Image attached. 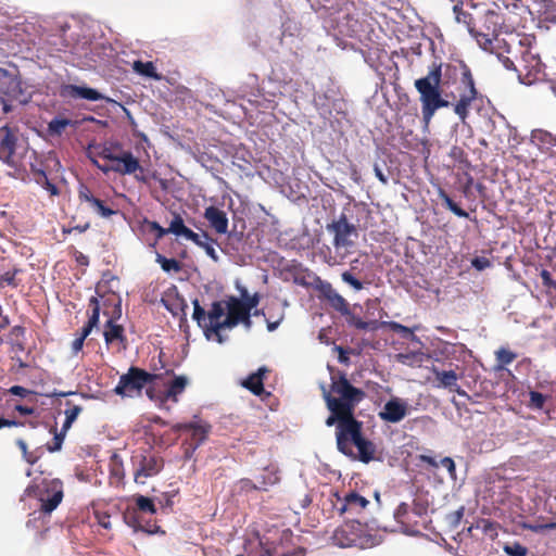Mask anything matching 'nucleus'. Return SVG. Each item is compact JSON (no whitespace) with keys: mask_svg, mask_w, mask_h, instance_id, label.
Instances as JSON below:
<instances>
[{"mask_svg":"<svg viewBox=\"0 0 556 556\" xmlns=\"http://www.w3.org/2000/svg\"><path fill=\"white\" fill-rule=\"evenodd\" d=\"M457 78L460 80L462 89L458 101L453 105V111L464 122L469 115L471 103L478 96L471 70L466 63L444 64L434 61L428 67L427 75L415 80L414 86L419 93L422 119L426 123L432 119L438 110L452 104L442 96V85L448 84L450 79Z\"/></svg>","mask_w":556,"mask_h":556,"instance_id":"nucleus-1","label":"nucleus"},{"mask_svg":"<svg viewBox=\"0 0 556 556\" xmlns=\"http://www.w3.org/2000/svg\"><path fill=\"white\" fill-rule=\"evenodd\" d=\"M336 441L338 451L345 456L357 458L365 464L375 459L376 445L363 435V422L354 415L336 431Z\"/></svg>","mask_w":556,"mask_h":556,"instance_id":"nucleus-2","label":"nucleus"},{"mask_svg":"<svg viewBox=\"0 0 556 556\" xmlns=\"http://www.w3.org/2000/svg\"><path fill=\"white\" fill-rule=\"evenodd\" d=\"M464 2L455 3L453 12L457 23L466 26L469 34L477 40L478 45L489 50L492 47L493 39L497 36L500 29L501 16L494 11H486L484 18L486 24V33L479 31L475 27V18L471 13L463 9Z\"/></svg>","mask_w":556,"mask_h":556,"instance_id":"nucleus-3","label":"nucleus"},{"mask_svg":"<svg viewBox=\"0 0 556 556\" xmlns=\"http://www.w3.org/2000/svg\"><path fill=\"white\" fill-rule=\"evenodd\" d=\"M330 388L331 391L324 394L325 400L343 407L351 415H354L355 407L366 396L365 391L352 386L343 372H339L338 376L331 378Z\"/></svg>","mask_w":556,"mask_h":556,"instance_id":"nucleus-4","label":"nucleus"},{"mask_svg":"<svg viewBox=\"0 0 556 556\" xmlns=\"http://www.w3.org/2000/svg\"><path fill=\"white\" fill-rule=\"evenodd\" d=\"M25 494L40 502V511L52 513L63 500V483L60 479H34L25 489Z\"/></svg>","mask_w":556,"mask_h":556,"instance_id":"nucleus-5","label":"nucleus"},{"mask_svg":"<svg viewBox=\"0 0 556 556\" xmlns=\"http://www.w3.org/2000/svg\"><path fill=\"white\" fill-rule=\"evenodd\" d=\"M193 314L192 318L197 321L198 326L203 330L206 339L216 337L219 343L223 342L220 331L217 326L223 323L225 315L226 304L225 301H214L211 304V308L206 312L195 299L193 302Z\"/></svg>","mask_w":556,"mask_h":556,"instance_id":"nucleus-6","label":"nucleus"},{"mask_svg":"<svg viewBox=\"0 0 556 556\" xmlns=\"http://www.w3.org/2000/svg\"><path fill=\"white\" fill-rule=\"evenodd\" d=\"M161 378V374H150L144 369L131 366L126 374L121 376L114 392L122 396H131L134 393L139 394L144 387L154 383Z\"/></svg>","mask_w":556,"mask_h":556,"instance_id":"nucleus-7","label":"nucleus"},{"mask_svg":"<svg viewBox=\"0 0 556 556\" xmlns=\"http://www.w3.org/2000/svg\"><path fill=\"white\" fill-rule=\"evenodd\" d=\"M518 76L522 84L532 85L536 81L547 80L551 83V89L556 93V77H551L545 72V65L540 58L530 51H525L520 61Z\"/></svg>","mask_w":556,"mask_h":556,"instance_id":"nucleus-8","label":"nucleus"},{"mask_svg":"<svg viewBox=\"0 0 556 556\" xmlns=\"http://www.w3.org/2000/svg\"><path fill=\"white\" fill-rule=\"evenodd\" d=\"M77 197L80 204H85L89 211L101 218L109 219L113 215L118 214V208H116V205L111 198H101L97 195L85 184L79 185Z\"/></svg>","mask_w":556,"mask_h":556,"instance_id":"nucleus-9","label":"nucleus"},{"mask_svg":"<svg viewBox=\"0 0 556 556\" xmlns=\"http://www.w3.org/2000/svg\"><path fill=\"white\" fill-rule=\"evenodd\" d=\"M132 463L135 465L134 479L139 484H144L146 479L156 476L164 467L161 456L147 452L135 455Z\"/></svg>","mask_w":556,"mask_h":556,"instance_id":"nucleus-10","label":"nucleus"},{"mask_svg":"<svg viewBox=\"0 0 556 556\" xmlns=\"http://www.w3.org/2000/svg\"><path fill=\"white\" fill-rule=\"evenodd\" d=\"M17 132L16 128L8 125L0 127V160L16 173L20 172L21 166V160L16 155Z\"/></svg>","mask_w":556,"mask_h":556,"instance_id":"nucleus-11","label":"nucleus"},{"mask_svg":"<svg viewBox=\"0 0 556 556\" xmlns=\"http://www.w3.org/2000/svg\"><path fill=\"white\" fill-rule=\"evenodd\" d=\"M143 224L150 231L155 232L156 240H160L167 233H173L177 237H184L190 241H197L198 233L188 228L180 214L175 213L169 223L168 228H163L157 222L144 219Z\"/></svg>","mask_w":556,"mask_h":556,"instance_id":"nucleus-12","label":"nucleus"},{"mask_svg":"<svg viewBox=\"0 0 556 556\" xmlns=\"http://www.w3.org/2000/svg\"><path fill=\"white\" fill-rule=\"evenodd\" d=\"M328 230L334 235L333 245L336 248H349L354 244V239L358 237L355 225L348 222L342 214L337 220L328 225Z\"/></svg>","mask_w":556,"mask_h":556,"instance_id":"nucleus-13","label":"nucleus"},{"mask_svg":"<svg viewBox=\"0 0 556 556\" xmlns=\"http://www.w3.org/2000/svg\"><path fill=\"white\" fill-rule=\"evenodd\" d=\"M122 315L121 302L114 304V312L104 325L103 338L106 345H113L117 343L122 349L127 346V337L125 334V328L115 323V319Z\"/></svg>","mask_w":556,"mask_h":556,"instance_id":"nucleus-14","label":"nucleus"},{"mask_svg":"<svg viewBox=\"0 0 556 556\" xmlns=\"http://www.w3.org/2000/svg\"><path fill=\"white\" fill-rule=\"evenodd\" d=\"M227 315L223 323L217 326V329H231L240 324L243 317H247L249 311L243 305L242 300L233 295L228 296L225 301Z\"/></svg>","mask_w":556,"mask_h":556,"instance_id":"nucleus-15","label":"nucleus"},{"mask_svg":"<svg viewBox=\"0 0 556 556\" xmlns=\"http://www.w3.org/2000/svg\"><path fill=\"white\" fill-rule=\"evenodd\" d=\"M407 413L408 404L400 397H392L386 402L378 416L386 422L397 424L406 417Z\"/></svg>","mask_w":556,"mask_h":556,"instance_id":"nucleus-16","label":"nucleus"},{"mask_svg":"<svg viewBox=\"0 0 556 556\" xmlns=\"http://www.w3.org/2000/svg\"><path fill=\"white\" fill-rule=\"evenodd\" d=\"M334 495L338 497V502H340V506H334L340 515H343L345 513L352 515L359 514L369 504V501L367 498H365L355 491L346 493L342 498L338 495V493H336Z\"/></svg>","mask_w":556,"mask_h":556,"instance_id":"nucleus-17","label":"nucleus"},{"mask_svg":"<svg viewBox=\"0 0 556 556\" xmlns=\"http://www.w3.org/2000/svg\"><path fill=\"white\" fill-rule=\"evenodd\" d=\"M175 431H185L190 433V446L197 450L207 438L210 427L197 422L177 424L173 427Z\"/></svg>","mask_w":556,"mask_h":556,"instance_id":"nucleus-18","label":"nucleus"},{"mask_svg":"<svg viewBox=\"0 0 556 556\" xmlns=\"http://www.w3.org/2000/svg\"><path fill=\"white\" fill-rule=\"evenodd\" d=\"M63 98L85 99L88 101H100L104 97L96 89L86 86L64 85L61 87Z\"/></svg>","mask_w":556,"mask_h":556,"instance_id":"nucleus-19","label":"nucleus"},{"mask_svg":"<svg viewBox=\"0 0 556 556\" xmlns=\"http://www.w3.org/2000/svg\"><path fill=\"white\" fill-rule=\"evenodd\" d=\"M332 539L334 544L340 547L363 546L354 525L341 526L334 531Z\"/></svg>","mask_w":556,"mask_h":556,"instance_id":"nucleus-20","label":"nucleus"},{"mask_svg":"<svg viewBox=\"0 0 556 556\" xmlns=\"http://www.w3.org/2000/svg\"><path fill=\"white\" fill-rule=\"evenodd\" d=\"M531 141L545 154L556 157V137L543 129L531 132Z\"/></svg>","mask_w":556,"mask_h":556,"instance_id":"nucleus-21","label":"nucleus"},{"mask_svg":"<svg viewBox=\"0 0 556 556\" xmlns=\"http://www.w3.org/2000/svg\"><path fill=\"white\" fill-rule=\"evenodd\" d=\"M203 216L217 233L224 235L228 231V217L223 210L211 205L205 208Z\"/></svg>","mask_w":556,"mask_h":556,"instance_id":"nucleus-22","label":"nucleus"},{"mask_svg":"<svg viewBox=\"0 0 556 556\" xmlns=\"http://www.w3.org/2000/svg\"><path fill=\"white\" fill-rule=\"evenodd\" d=\"M431 371L434 374L438 383L437 388L448 389L450 391L457 392L459 395H465V391H462L457 384L458 375L455 370H440L437 367H432Z\"/></svg>","mask_w":556,"mask_h":556,"instance_id":"nucleus-23","label":"nucleus"},{"mask_svg":"<svg viewBox=\"0 0 556 556\" xmlns=\"http://www.w3.org/2000/svg\"><path fill=\"white\" fill-rule=\"evenodd\" d=\"M395 520L405 528L406 531L415 532L416 527L419 523V518L415 515L413 507L410 508L408 504L401 503L395 511H394Z\"/></svg>","mask_w":556,"mask_h":556,"instance_id":"nucleus-24","label":"nucleus"},{"mask_svg":"<svg viewBox=\"0 0 556 556\" xmlns=\"http://www.w3.org/2000/svg\"><path fill=\"white\" fill-rule=\"evenodd\" d=\"M268 372L266 367H261L257 371L251 374L243 382L242 386L250 390L254 395L263 396L269 395L264 389V377Z\"/></svg>","mask_w":556,"mask_h":556,"instance_id":"nucleus-25","label":"nucleus"},{"mask_svg":"<svg viewBox=\"0 0 556 556\" xmlns=\"http://www.w3.org/2000/svg\"><path fill=\"white\" fill-rule=\"evenodd\" d=\"M325 401L327 404V408L330 412L329 417L326 419V425L328 427L337 425L336 431H339L352 415L345 412L343 407L336 405L331 401Z\"/></svg>","mask_w":556,"mask_h":556,"instance_id":"nucleus-26","label":"nucleus"},{"mask_svg":"<svg viewBox=\"0 0 556 556\" xmlns=\"http://www.w3.org/2000/svg\"><path fill=\"white\" fill-rule=\"evenodd\" d=\"M121 168H115V173L119 175H132L136 172H143L137 157L130 151L121 149Z\"/></svg>","mask_w":556,"mask_h":556,"instance_id":"nucleus-27","label":"nucleus"},{"mask_svg":"<svg viewBox=\"0 0 556 556\" xmlns=\"http://www.w3.org/2000/svg\"><path fill=\"white\" fill-rule=\"evenodd\" d=\"M418 460L420 463L427 464L428 466H430L433 469L439 468V466L441 465L442 467H444L447 470L450 477L453 480H456V466H455L454 460L451 457H447V456L443 457L440 460V463H438L434 457L421 454V455H418Z\"/></svg>","mask_w":556,"mask_h":556,"instance_id":"nucleus-28","label":"nucleus"},{"mask_svg":"<svg viewBox=\"0 0 556 556\" xmlns=\"http://www.w3.org/2000/svg\"><path fill=\"white\" fill-rule=\"evenodd\" d=\"M23 273V269L16 265H13L10 269L0 274V291L7 287L16 289L20 287L22 280L17 277Z\"/></svg>","mask_w":556,"mask_h":556,"instance_id":"nucleus-29","label":"nucleus"},{"mask_svg":"<svg viewBox=\"0 0 556 556\" xmlns=\"http://www.w3.org/2000/svg\"><path fill=\"white\" fill-rule=\"evenodd\" d=\"M188 384V379L185 376L175 377L167 386L162 400L172 399L177 401V395L181 394Z\"/></svg>","mask_w":556,"mask_h":556,"instance_id":"nucleus-30","label":"nucleus"},{"mask_svg":"<svg viewBox=\"0 0 556 556\" xmlns=\"http://www.w3.org/2000/svg\"><path fill=\"white\" fill-rule=\"evenodd\" d=\"M132 70L144 77L153 78L155 80H161L162 76L157 74L156 67L154 66L153 62H142L140 60H137L132 63Z\"/></svg>","mask_w":556,"mask_h":556,"instance_id":"nucleus-31","label":"nucleus"},{"mask_svg":"<svg viewBox=\"0 0 556 556\" xmlns=\"http://www.w3.org/2000/svg\"><path fill=\"white\" fill-rule=\"evenodd\" d=\"M438 195L442 200L445 207L453 212L456 216L463 218L469 217V214L465 210H463L457 203H455L444 189L439 188Z\"/></svg>","mask_w":556,"mask_h":556,"instance_id":"nucleus-32","label":"nucleus"},{"mask_svg":"<svg viewBox=\"0 0 556 556\" xmlns=\"http://www.w3.org/2000/svg\"><path fill=\"white\" fill-rule=\"evenodd\" d=\"M517 358V354L511 352L508 349L501 348L495 352V359H496V366L495 368L497 370H503L505 367L513 363Z\"/></svg>","mask_w":556,"mask_h":556,"instance_id":"nucleus-33","label":"nucleus"},{"mask_svg":"<svg viewBox=\"0 0 556 556\" xmlns=\"http://www.w3.org/2000/svg\"><path fill=\"white\" fill-rule=\"evenodd\" d=\"M380 327L388 328L389 330L400 333L404 339L415 340L416 336L414 334V330L397 323V321H382Z\"/></svg>","mask_w":556,"mask_h":556,"instance_id":"nucleus-34","label":"nucleus"},{"mask_svg":"<svg viewBox=\"0 0 556 556\" xmlns=\"http://www.w3.org/2000/svg\"><path fill=\"white\" fill-rule=\"evenodd\" d=\"M280 477L277 471L270 470L257 478L258 491H267L269 486L279 483Z\"/></svg>","mask_w":556,"mask_h":556,"instance_id":"nucleus-35","label":"nucleus"},{"mask_svg":"<svg viewBox=\"0 0 556 556\" xmlns=\"http://www.w3.org/2000/svg\"><path fill=\"white\" fill-rule=\"evenodd\" d=\"M67 408L64 410L65 421L62 426L64 431H67L73 422L77 419L78 415L81 413L83 408L79 405L72 404V402H66Z\"/></svg>","mask_w":556,"mask_h":556,"instance_id":"nucleus-36","label":"nucleus"},{"mask_svg":"<svg viewBox=\"0 0 556 556\" xmlns=\"http://www.w3.org/2000/svg\"><path fill=\"white\" fill-rule=\"evenodd\" d=\"M88 306L91 313L89 315L87 325L93 329L99 325L101 303L97 296H91Z\"/></svg>","mask_w":556,"mask_h":556,"instance_id":"nucleus-37","label":"nucleus"},{"mask_svg":"<svg viewBox=\"0 0 556 556\" xmlns=\"http://www.w3.org/2000/svg\"><path fill=\"white\" fill-rule=\"evenodd\" d=\"M156 263L160 264L161 268L166 273H178L181 270L182 266L179 261L176 258H167L164 255L156 253Z\"/></svg>","mask_w":556,"mask_h":556,"instance_id":"nucleus-38","label":"nucleus"},{"mask_svg":"<svg viewBox=\"0 0 556 556\" xmlns=\"http://www.w3.org/2000/svg\"><path fill=\"white\" fill-rule=\"evenodd\" d=\"M348 316V324L355 327L358 330H375L378 328L377 321H365L361 317L352 314H345Z\"/></svg>","mask_w":556,"mask_h":556,"instance_id":"nucleus-39","label":"nucleus"},{"mask_svg":"<svg viewBox=\"0 0 556 556\" xmlns=\"http://www.w3.org/2000/svg\"><path fill=\"white\" fill-rule=\"evenodd\" d=\"M72 124L68 118L55 117L48 124V131L51 136H61L67 126Z\"/></svg>","mask_w":556,"mask_h":556,"instance_id":"nucleus-40","label":"nucleus"},{"mask_svg":"<svg viewBox=\"0 0 556 556\" xmlns=\"http://www.w3.org/2000/svg\"><path fill=\"white\" fill-rule=\"evenodd\" d=\"M475 527L477 529H481V531L491 540H494L498 534L497 523L489 519H480Z\"/></svg>","mask_w":556,"mask_h":556,"instance_id":"nucleus-41","label":"nucleus"},{"mask_svg":"<svg viewBox=\"0 0 556 556\" xmlns=\"http://www.w3.org/2000/svg\"><path fill=\"white\" fill-rule=\"evenodd\" d=\"M240 300H242L243 305L247 307L249 313H252V309L256 308L261 301V296L258 293L249 294L245 288L240 289Z\"/></svg>","mask_w":556,"mask_h":556,"instance_id":"nucleus-42","label":"nucleus"},{"mask_svg":"<svg viewBox=\"0 0 556 556\" xmlns=\"http://www.w3.org/2000/svg\"><path fill=\"white\" fill-rule=\"evenodd\" d=\"M124 520L129 527L134 528L135 531L140 530V531L148 532L150 534L155 532L154 529H146L143 526L140 525L135 510H126L124 514Z\"/></svg>","mask_w":556,"mask_h":556,"instance_id":"nucleus-43","label":"nucleus"},{"mask_svg":"<svg viewBox=\"0 0 556 556\" xmlns=\"http://www.w3.org/2000/svg\"><path fill=\"white\" fill-rule=\"evenodd\" d=\"M52 432H53V439H52V442L51 443H47L46 447L47 450L50 452V453H54V452H58L62 448V444H63V441H64V438H65V434L67 431H64L63 428L61 429L60 432L56 431V428H52Z\"/></svg>","mask_w":556,"mask_h":556,"instance_id":"nucleus-44","label":"nucleus"},{"mask_svg":"<svg viewBox=\"0 0 556 556\" xmlns=\"http://www.w3.org/2000/svg\"><path fill=\"white\" fill-rule=\"evenodd\" d=\"M110 473L112 477L121 480L124 478L123 460L117 454H113L110 460Z\"/></svg>","mask_w":556,"mask_h":556,"instance_id":"nucleus-45","label":"nucleus"},{"mask_svg":"<svg viewBox=\"0 0 556 556\" xmlns=\"http://www.w3.org/2000/svg\"><path fill=\"white\" fill-rule=\"evenodd\" d=\"M136 506L140 511L155 514L156 508L153 501L150 497L143 495H137L135 497Z\"/></svg>","mask_w":556,"mask_h":556,"instance_id":"nucleus-46","label":"nucleus"},{"mask_svg":"<svg viewBox=\"0 0 556 556\" xmlns=\"http://www.w3.org/2000/svg\"><path fill=\"white\" fill-rule=\"evenodd\" d=\"M330 303V305L336 309L338 311L339 313H341L342 315L344 314H350V305L349 303L346 302V300L339 293H337L330 301H328Z\"/></svg>","mask_w":556,"mask_h":556,"instance_id":"nucleus-47","label":"nucleus"},{"mask_svg":"<svg viewBox=\"0 0 556 556\" xmlns=\"http://www.w3.org/2000/svg\"><path fill=\"white\" fill-rule=\"evenodd\" d=\"M93 517H94L97 523L101 528H103L105 530H111L112 529L111 515L108 514L106 511L101 510V509H94L93 510Z\"/></svg>","mask_w":556,"mask_h":556,"instance_id":"nucleus-48","label":"nucleus"},{"mask_svg":"<svg viewBox=\"0 0 556 556\" xmlns=\"http://www.w3.org/2000/svg\"><path fill=\"white\" fill-rule=\"evenodd\" d=\"M529 406L534 409H542L544 407V404L546 402L547 396L538 392V391H530L529 392Z\"/></svg>","mask_w":556,"mask_h":556,"instance_id":"nucleus-49","label":"nucleus"},{"mask_svg":"<svg viewBox=\"0 0 556 556\" xmlns=\"http://www.w3.org/2000/svg\"><path fill=\"white\" fill-rule=\"evenodd\" d=\"M464 515L465 506H460L456 510L450 513L446 517V520L452 528H457L460 525Z\"/></svg>","mask_w":556,"mask_h":556,"instance_id":"nucleus-50","label":"nucleus"},{"mask_svg":"<svg viewBox=\"0 0 556 556\" xmlns=\"http://www.w3.org/2000/svg\"><path fill=\"white\" fill-rule=\"evenodd\" d=\"M342 280L350 285L354 290L359 291L364 288L363 282L357 279L350 270H345L341 274Z\"/></svg>","mask_w":556,"mask_h":556,"instance_id":"nucleus-51","label":"nucleus"},{"mask_svg":"<svg viewBox=\"0 0 556 556\" xmlns=\"http://www.w3.org/2000/svg\"><path fill=\"white\" fill-rule=\"evenodd\" d=\"M413 509L415 511V515H417L418 518H422L428 513V502L427 500L418 496L414 500L413 503Z\"/></svg>","mask_w":556,"mask_h":556,"instance_id":"nucleus-52","label":"nucleus"},{"mask_svg":"<svg viewBox=\"0 0 556 556\" xmlns=\"http://www.w3.org/2000/svg\"><path fill=\"white\" fill-rule=\"evenodd\" d=\"M198 247L202 248L205 253L214 261H217L218 256L212 243L202 240V237L198 233L197 241H192Z\"/></svg>","mask_w":556,"mask_h":556,"instance_id":"nucleus-53","label":"nucleus"},{"mask_svg":"<svg viewBox=\"0 0 556 556\" xmlns=\"http://www.w3.org/2000/svg\"><path fill=\"white\" fill-rule=\"evenodd\" d=\"M504 551L509 556H526L528 553L527 547L519 543H514L513 545H506Z\"/></svg>","mask_w":556,"mask_h":556,"instance_id":"nucleus-54","label":"nucleus"},{"mask_svg":"<svg viewBox=\"0 0 556 556\" xmlns=\"http://www.w3.org/2000/svg\"><path fill=\"white\" fill-rule=\"evenodd\" d=\"M121 154L119 155H116L113 161L111 162V164H99L97 161H93V163L97 165V167L102 170L103 173H109V172H114L115 173V168H121Z\"/></svg>","mask_w":556,"mask_h":556,"instance_id":"nucleus-55","label":"nucleus"},{"mask_svg":"<svg viewBox=\"0 0 556 556\" xmlns=\"http://www.w3.org/2000/svg\"><path fill=\"white\" fill-rule=\"evenodd\" d=\"M471 265L477 270H484L485 268L491 267L492 263L488 257L484 256H476L471 260Z\"/></svg>","mask_w":556,"mask_h":556,"instance_id":"nucleus-56","label":"nucleus"},{"mask_svg":"<svg viewBox=\"0 0 556 556\" xmlns=\"http://www.w3.org/2000/svg\"><path fill=\"white\" fill-rule=\"evenodd\" d=\"M239 488L241 492L249 493L251 491H258L257 482H253L251 479L243 478L239 480Z\"/></svg>","mask_w":556,"mask_h":556,"instance_id":"nucleus-57","label":"nucleus"},{"mask_svg":"<svg viewBox=\"0 0 556 556\" xmlns=\"http://www.w3.org/2000/svg\"><path fill=\"white\" fill-rule=\"evenodd\" d=\"M540 277L544 287L556 290V281L552 278V275L547 269H542Z\"/></svg>","mask_w":556,"mask_h":556,"instance_id":"nucleus-58","label":"nucleus"},{"mask_svg":"<svg viewBox=\"0 0 556 556\" xmlns=\"http://www.w3.org/2000/svg\"><path fill=\"white\" fill-rule=\"evenodd\" d=\"M538 4L545 13H554L556 11L555 0H531Z\"/></svg>","mask_w":556,"mask_h":556,"instance_id":"nucleus-59","label":"nucleus"},{"mask_svg":"<svg viewBox=\"0 0 556 556\" xmlns=\"http://www.w3.org/2000/svg\"><path fill=\"white\" fill-rule=\"evenodd\" d=\"M320 291L327 301H330L338 292L332 288L330 282H323Z\"/></svg>","mask_w":556,"mask_h":556,"instance_id":"nucleus-60","label":"nucleus"},{"mask_svg":"<svg viewBox=\"0 0 556 556\" xmlns=\"http://www.w3.org/2000/svg\"><path fill=\"white\" fill-rule=\"evenodd\" d=\"M9 393L16 395V396L25 397L28 394H30L31 391L22 386H13L9 389Z\"/></svg>","mask_w":556,"mask_h":556,"instance_id":"nucleus-61","label":"nucleus"},{"mask_svg":"<svg viewBox=\"0 0 556 556\" xmlns=\"http://www.w3.org/2000/svg\"><path fill=\"white\" fill-rule=\"evenodd\" d=\"M31 172L34 174L35 181L40 186L49 179L47 173L43 169L33 167Z\"/></svg>","mask_w":556,"mask_h":556,"instance_id":"nucleus-62","label":"nucleus"},{"mask_svg":"<svg viewBox=\"0 0 556 556\" xmlns=\"http://www.w3.org/2000/svg\"><path fill=\"white\" fill-rule=\"evenodd\" d=\"M25 421L14 420V419H5L0 417V429L4 427H24Z\"/></svg>","mask_w":556,"mask_h":556,"instance_id":"nucleus-63","label":"nucleus"},{"mask_svg":"<svg viewBox=\"0 0 556 556\" xmlns=\"http://www.w3.org/2000/svg\"><path fill=\"white\" fill-rule=\"evenodd\" d=\"M99 155L102 159L112 162L116 155H119V153H116L112 147H104Z\"/></svg>","mask_w":556,"mask_h":556,"instance_id":"nucleus-64","label":"nucleus"}]
</instances>
